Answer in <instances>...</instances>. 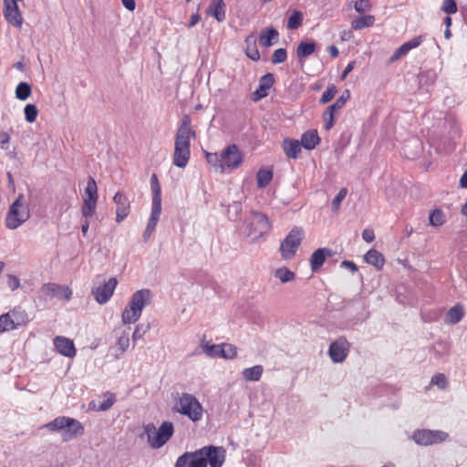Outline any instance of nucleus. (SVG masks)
Here are the masks:
<instances>
[{"label": "nucleus", "mask_w": 467, "mask_h": 467, "mask_svg": "<svg viewBox=\"0 0 467 467\" xmlns=\"http://www.w3.org/2000/svg\"><path fill=\"white\" fill-rule=\"evenodd\" d=\"M202 454L206 461V465L210 467H222L225 461V450L223 447L213 445L204 446L200 449Z\"/></svg>", "instance_id": "1a4fd4ad"}, {"label": "nucleus", "mask_w": 467, "mask_h": 467, "mask_svg": "<svg viewBox=\"0 0 467 467\" xmlns=\"http://www.w3.org/2000/svg\"><path fill=\"white\" fill-rule=\"evenodd\" d=\"M431 383L436 385L441 389H444L448 387V380L444 374L438 373L431 378Z\"/></svg>", "instance_id": "864d4df0"}, {"label": "nucleus", "mask_w": 467, "mask_h": 467, "mask_svg": "<svg viewBox=\"0 0 467 467\" xmlns=\"http://www.w3.org/2000/svg\"><path fill=\"white\" fill-rule=\"evenodd\" d=\"M362 238L367 243H371L375 239L374 232L370 229H365L362 233Z\"/></svg>", "instance_id": "338daca9"}, {"label": "nucleus", "mask_w": 467, "mask_h": 467, "mask_svg": "<svg viewBox=\"0 0 467 467\" xmlns=\"http://www.w3.org/2000/svg\"><path fill=\"white\" fill-rule=\"evenodd\" d=\"M354 8L358 13L362 14L370 10L371 4L369 0H357L354 4Z\"/></svg>", "instance_id": "052dcab7"}, {"label": "nucleus", "mask_w": 467, "mask_h": 467, "mask_svg": "<svg viewBox=\"0 0 467 467\" xmlns=\"http://www.w3.org/2000/svg\"><path fill=\"white\" fill-rule=\"evenodd\" d=\"M41 293L48 298H59L68 301L71 298L72 291L68 286L60 285L55 283H47L41 286Z\"/></svg>", "instance_id": "9b49d317"}, {"label": "nucleus", "mask_w": 467, "mask_h": 467, "mask_svg": "<svg viewBox=\"0 0 467 467\" xmlns=\"http://www.w3.org/2000/svg\"><path fill=\"white\" fill-rule=\"evenodd\" d=\"M221 358H234L237 355V348L232 344H222L220 349Z\"/></svg>", "instance_id": "a19ab883"}, {"label": "nucleus", "mask_w": 467, "mask_h": 467, "mask_svg": "<svg viewBox=\"0 0 467 467\" xmlns=\"http://www.w3.org/2000/svg\"><path fill=\"white\" fill-rule=\"evenodd\" d=\"M97 207V202H90L83 200V205L81 208L82 215L86 218H90L93 216Z\"/></svg>", "instance_id": "c03bdc74"}, {"label": "nucleus", "mask_w": 467, "mask_h": 467, "mask_svg": "<svg viewBox=\"0 0 467 467\" xmlns=\"http://www.w3.org/2000/svg\"><path fill=\"white\" fill-rule=\"evenodd\" d=\"M17 324L11 318L10 313L0 316V333L16 328Z\"/></svg>", "instance_id": "e433bc0d"}, {"label": "nucleus", "mask_w": 467, "mask_h": 467, "mask_svg": "<svg viewBox=\"0 0 467 467\" xmlns=\"http://www.w3.org/2000/svg\"><path fill=\"white\" fill-rule=\"evenodd\" d=\"M301 143L296 140L285 139L283 141V149L288 158L296 159L301 152Z\"/></svg>", "instance_id": "a878e982"}, {"label": "nucleus", "mask_w": 467, "mask_h": 467, "mask_svg": "<svg viewBox=\"0 0 467 467\" xmlns=\"http://www.w3.org/2000/svg\"><path fill=\"white\" fill-rule=\"evenodd\" d=\"M430 223L432 226H441L445 223V215L440 209H435L432 213H431L430 217Z\"/></svg>", "instance_id": "ea45409f"}, {"label": "nucleus", "mask_w": 467, "mask_h": 467, "mask_svg": "<svg viewBox=\"0 0 467 467\" xmlns=\"http://www.w3.org/2000/svg\"><path fill=\"white\" fill-rule=\"evenodd\" d=\"M275 83V76L272 73H267L260 78L259 87L253 93V99L258 101L268 95V90L272 88Z\"/></svg>", "instance_id": "dca6fc26"}, {"label": "nucleus", "mask_w": 467, "mask_h": 467, "mask_svg": "<svg viewBox=\"0 0 467 467\" xmlns=\"http://www.w3.org/2000/svg\"><path fill=\"white\" fill-rule=\"evenodd\" d=\"M278 36V31L274 27L263 28L259 34V45L263 47H269L274 44L273 40L276 39Z\"/></svg>", "instance_id": "5701e85b"}, {"label": "nucleus", "mask_w": 467, "mask_h": 467, "mask_svg": "<svg viewBox=\"0 0 467 467\" xmlns=\"http://www.w3.org/2000/svg\"><path fill=\"white\" fill-rule=\"evenodd\" d=\"M287 57V52L285 48H278L275 50L271 61L273 64H280L285 61Z\"/></svg>", "instance_id": "3c124183"}, {"label": "nucleus", "mask_w": 467, "mask_h": 467, "mask_svg": "<svg viewBox=\"0 0 467 467\" xmlns=\"http://www.w3.org/2000/svg\"><path fill=\"white\" fill-rule=\"evenodd\" d=\"M263 371V367L256 365L252 368H244L242 371V375L247 381H258L262 377Z\"/></svg>", "instance_id": "7c9ffc66"}, {"label": "nucleus", "mask_w": 467, "mask_h": 467, "mask_svg": "<svg viewBox=\"0 0 467 467\" xmlns=\"http://www.w3.org/2000/svg\"><path fill=\"white\" fill-rule=\"evenodd\" d=\"M161 213V205H151V213L150 219L148 221V224L146 226V229L143 233V241L148 242L152 234V233L155 231L156 225L159 222L160 215Z\"/></svg>", "instance_id": "a211bd4d"}, {"label": "nucleus", "mask_w": 467, "mask_h": 467, "mask_svg": "<svg viewBox=\"0 0 467 467\" xmlns=\"http://www.w3.org/2000/svg\"><path fill=\"white\" fill-rule=\"evenodd\" d=\"M192 452H184L176 461L174 467H189Z\"/></svg>", "instance_id": "13d9d810"}, {"label": "nucleus", "mask_w": 467, "mask_h": 467, "mask_svg": "<svg viewBox=\"0 0 467 467\" xmlns=\"http://www.w3.org/2000/svg\"><path fill=\"white\" fill-rule=\"evenodd\" d=\"M349 352V343L341 337L333 341L328 348V355L334 363L343 362Z\"/></svg>", "instance_id": "9d476101"}, {"label": "nucleus", "mask_w": 467, "mask_h": 467, "mask_svg": "<svg viewBox=\"0 0 467 467\" xmlns=\"http://www.w3.org/2000/svg\"><path fill=\"white\" fill-rule=\"evenodd\" d=\"M157 429L153 423H148L144 426V432L140 435L143 437L145 435L147 437L148 442L150 446L152 448V443H154V437L156 435Z\"/></svg>", "instance_id": "09e8293b"}, {"label": "nucleus", "mask_w": 467, "mask_h": 467, "mask_svg": "<svg viewBox=\"0 0 467 467\" xmlns=\"http://www.w3.org/2000/svg\"><path fill=\"white\" fill-rule=\"evenodd\" d=\"M116 209V222L121 223L130 213V202L129 198L121 192H117L113 197Z\"/></svg>", "instance_id": "ddd939ff"}, {"label": "nucleus", "mask_w": 467, "mask_h": 467, "mask_svg": "<svg viewBox=\"0 0 467 467\" xmlns=\"http://www.w3.org/2000/svg\"><path fill=\"white\" fill-rule=\"evenodd\" d=\"M150 185L152 190V204L161 205V185L155 173L151 175Z\"/></svg>", "instance_id": "473e14b6"}, {"label": "nucleus", "mask_w": 467, "mask_h": 467, "mask_svg": "<svg viewBox=\"0 0 467 467\" xmlns=\"http://www.w3.org/2000/svg\"><path fill=\"white\" fill-rule=\"evenodd\" d=\"M206 160H207L208 163L213 164L214 167L220 169V163H222L221 162V154L218 155L217 153H207Z\"/></svg>", "instance_id": "e2e57ef3"}, {"label": "nucleus", "mask_w": 467, "mask_h": 467, "mask_svg": "<svg viewBox=\"0 0 467 467\" xmlns=\"http://www.w3.org/2000/svg\"><path fill=\"white\" fill-rule=\"evenodd\" d=\"M317 47L315 41H301L296 48V57L299 61L303 63L306 57L315 53Z\"/></svg>", "instance_id": "4be33fe9"}, {"label": "nucleus", "mask_w": 467, "mask_h": 467, "mask_svg": "<svg viewBox=\"0 0 467 467\" xmlns=\"http://www.w3.org/2000/svg\"><path fill=\"white\" fill-rule=\"evenodd\" d=\"M68 420H69V417H65V416L57 417L52 421L47 423L45 425V428H47L52 431H62L63 432L64 430L66 429V427L67 426Z\"/></svg>", "instance_id": "f704fd0d"}, {"label": "nucleus", "mask_w": 467, "mask_h": 467, "mask_svg": "<svg viewBox=\"0 0 467 467\" xmlns=\"http://www.w3.org/2000/svg\"><path fill=\"white\" fill-rule=\"evenodd\" d=\"M174 410L182 415L187 416L193 422L202 419L203 410L199 400L190 393H182L175 406Z\"/></svg>", "instance_id": "7ed1b4c3"}, {"label": "nucleus", "mask_w": 467, "mask_h": 467, "mask_svg": "<svg viewBox=\"0 0 467 467\" xmlns=\"http://www.w3.org/2000/svg\"><path fill=\"white\" fill-rule=\"evenodd\" d=\"M242 161V154L238 147L235 144H231L221 153L220 170L223 172L225 168L236 169Z\"/></svg>", "instance_id": "6e6552de"}, {"label": "nucleus", "mask_w": 467, "mask_h": 467, "mask_svg": "<svg viewBox=\"0 0 467 467\" xmlns=\"http://www.w3.org/2000/svg\"><path fill=\"white\" fill-rule=\"evenodd\" d=\"M85 201L98 202V186L93 177H88L85 189Z\"/></svg>", "instance_id": "2f4dec72"}, {"label": "nucleus", "mask_w": 467, "mask_h": 467, "mask_svg": "<svg viewBox=\"0 0 467 467\" xmlns=\"http://www.w3.org/2000/svg\"><path fill=\"white\" fill-rule=\"evenodd\" d=\"M149 329H150V325L149 324H147V325H142V324L137 325L136 327H135V330L133 332V335H132L133 341H137V340L142 338V337L149 331Z\"/></svg>", "instance_id": "6e6d98bb"}, {"label": "nucleus", "mask_w": 467, "mask_h": 467, "mask_svg": "<svg viewBox=\"0 0 467 467\" xmlns=\"http://www.w3.org/2000/svg\"><path fill=\"white\" fill-rule=\"evenodd\" d=\"M7 285L12 290L15 291L20 286V280L16 275H7Z\"/></svg>", "instance_id": "0e129e2a"}, {"label": "nucleus", "mask_w": 467, "mask_h": 467, "mask_svg": "<svg viewBox=\"0 0 467 467\" xmlns=\"http://www.w3.org/2000/svg\"><path fill=\"white\" fill-rule=\"evenodd\" d=\"M304 237V232L299 227L293 228L281 243L280 251L282 257L289 260L294 257Z\"/></svg>", "instance_id": "39448f33"}, {"label": "nucleus", "mask_w": 467, "mask_h": 467, "mask_svg": "<svg viewBox=\"0 0 467 467\" xmlns=\"http://www.w3.org/2000/svg\"><path fill=\"white\" fill-rule=\"evenodd\" d=\"M196 137V132L191 128V119L189 116H184L181 126L175 136V147L190 150V142L192 138Z\"/></svg>", "instance_id": "423d86ee"}, {"label": "nucleus", "mask_w": 467, "mask_h": 467, "mask_svg": "<svg viewBox=\"0 0 467 467\" xmlns=\"http://www.w3.org/2000/svg\"><path fill=\"white\" fill-rule=\"evenodd\" d=\"M257 185L259 188L266 187L273 179V172L270 170L261 169L256 175Z\"/></svg>", "instance_id": "c9c22d12"}, {"label": "nucleus", "mask_w": 467, "mask_h": 467, "mask_svg": "<svg viewBox=\"0 0 467 467\" xmlns=\"http://www.w3.org/2000/svg\"><path fill=\"white\" fill-rule=\"evenodd\" d=\"M30 217V211L23 194H19L16 201L10 205L5 217V226L15 230Z\"/></svg>", "instance_id": "f03ea898"}, {"label": "nucleus", "mask_w": 467, "mask_h": 467, "mask_svg": "<svg viewBox=\"0 0 467 467\" xmlns=\"http://www.w3.org/2000/svg\"><path fill=\"white\" fill-rule=\"evenodd\" d=\"M422 42V36H418L401 45L392 55L391 61L398 60L405 56L410 49L415 48Z\"/></svg>", "instance_id": "412c9836"}, {"label": "nucleus", "mask_w": 467, "mask_h": 467, "mask_svg": "<svg viewBox=\"0 0 467 467\" xmlns=\"http://www.w3.org/2000/svg\"><path fill=\"white\" fill-rule=\"evenodd\" d=\"M332 255V251L328 248H318L311 255L310 265L313 272L317 271L324 264L327 256Z\"/></svg>", "instance_id": "aec40b11"}, {"label": "nucleus", "mask_w": 467, "mask_h": 467, "mask_svg": "<svg viewBox=\"0 0 467 467\" xmlns=\"http://www.w3.org/2000/svg\"><path fill=\"white\" fill-rule=\"evenodd\" d=\"M97 207V202H90L83 200V205L81 208L82 215L86 218H90L93 216Z\"/></svg>", "instance_id": "a18cd8bd"}, {"label": "nucleus", "mask_w": 467, "mask_h": 467, "mask_svg": "<svg viewBox=\"0 0 467 467\" xmlns=\"http://www.w3.org/2000/svg\"><path fill=\"white\" fill-rule=\"evenodd\" d=\"M84 433V426L78 420L69 418L67 426L62 432V441H69Z\"/></svg>", "instance_id": "f3484780"}, {"label": "nucleus", "mask_w": 467, "mask_h": 467, "mask_svg": "<svg viewBox=\"0 0 467 467\" xmlns=\"http://www.w3.org/2000/svg\"><path fill=\"white\" fill-rule=\"evenodd\" d=\"M347 193H348V191L346 188H342L338 192V193L333 199L332 203H331L333 211L337 212L339 209L341 202L345 199Z\"/></svg>", "instance_id": "5fc2aeb1"}, {"label": "nucleus", "mask_w": 467, "mask_h": 467, "mask_svg": "<svg viewBox=\"0 0 467 467\" xmlns=\"http://www.w3.org/2000/svg\"><path fill=\"white\" fill-rule=\"evenodd\" d=\"M441 10L448 15L455 14L457 12V4L455 0H443Z\"/></svg>", "instance_id": "bf43d9fd"}, {"label": "nucleus", "mask_w": 467, "mask_h": 467, "mask_svg": "<svg viewBox=\"0 0 467 467\" xmlns=\"http://www.w3.org/2000/svg\"><path fill=\"white\" fill-rule=\"evenodd\" d=\"M130 346V337L128 334L120 336L115 346L111 348L112 356L114 358L119 359L124 354V352L128 349Z\"/></svg>", "instance_id": "bb28decb"}, {"label": "nucleus", "mask_w": 467, "mask_h": 467, "mask_svg": "<svg viewBox=\"0 0 467 467\" xmlns=\"http://www.w3.org/2000/svg\"><path fill=\"white\" fill-rule=\"evenodd\" d=\"M320 138L316 130L306 131L301 137V146L306 150H313L319 143Z\"/></svg>", "instance_id": "b1692460"}, {"label": "nucleus", "mask_w": 467, "mask_h": 467, "mask_svg": "<svg viewBox=\"0 0 467 467\" xmlns=\"http://www.w3.org/2000/svg\"><path fill=\"white\" fill-rule=\"evenodd\" d=\"M247 228L248 236L253 241H256L270 231L271 223L265 214L259 212H252L248 218Z\"/></svg>", "instance_id": "20e7f679"}, {"label": "nucleus", "mask_w": 467, "mask_h": 467, "mask_svg": "<svg viewBox=\"0 0 467 467\" xmlns=\"http://www.w3.org/2000/svg\"><path fill=\"white\" fill-rule=\"evenodd\" d=\"M355 64H356L355 61H351L348 64V66L346 67V68L344 69V71L341 74V77H340L341 80H344L347 78V76L353 70Z\"/></svg>", "instance_id": "774afa93"}, {"label": "nucleus", "mask_w": 467, "mask_h": 467, "mask_svg": "<svg viewBox=\"0 0 467 467\" xmlns=\"http://www.w3.org/2000/svg\"><path fill=\"white\" fill-rule=\"evenodd\" d=\"M334 110H330L327 107L326 111L323 113V119L325 122V129L329 130L334 126Z\"/></svg>", "instance_id": "4d7b16f0"}, {"label": "nucleus", "mask_w": 467, "mask_h": 467, "mask_svg": "<svg viewBox=\"0 0 467 467\" xmlns=\"http://www.w3.org/2000/svg\"><path fill=\"white\" fill-rule=\"evenodd\" d=\"M282 283H287L295 278V274L286 267H282L275 270V274Z\"/></svg>", "instance_id": "79ce46f5"}, {"label": "nucleus", "mask_w": 467, "mask_h": 467, "mask_svg": "<svg viewBox=\"0 0 467 467\" xmlns=\"http://www.w3.org/2000/svg\"><path fill=\"white\" fill-rule=\"evenodd\" d=\"M350 99V92L348 89H346L341 96L328 108H330V110H338L342 109L346 102Z\"/></svg>", "instance_id": "37998d69"}, {"label": "nucleus", "mask_w": 467, "mask_h": 467, "mask_svg": "<svg viewBox=\"0 0 467 467\" xmlns=\"http://www.w3.org/2000/svg\"><path fill=\"white\" fill-rule=\"evenodd\" d=\"M24 113L26 120L29 123H33L37 118L38 110L35 105L27 104L24 109Z\"/></svg>", "instance_id": "49530a36"}, {"label": "nucleus", "mask_w": 467, "mask_h": 467, "mask_svg": "<svg viewBox=\"0 0 467 467\" xmlns=\"http://www.w3.org/2000/svg\"><path fill=\"white\" fill-rule=\"evenodd\" d=\"M414 441L422 446H429L446 441L448 433L441 431L418 430L414 431Z\"/></svg>", "instance_id": "0eeeda50"}, {"label": "nucleus", "mask_w": 467, "mask_h": 467, "mask_svg": "<svg viewBox=\"0 0 467 467\" xmlns=\"http://www.w3.org/2000/svg\"><path fill=\"white\" fill-rule=\"evenodd\" d=\"M375 22V17L370 15L363 16L361 17L356 18L351 22V27L354 30H361L365 27H368L373 26Z\"/></svg>", "instance_id": "72a5a7b5"}, {"label": "nucleus", "mask_w": 467, "mask_h": 467, "mask_svg": "<svg viewBox=\"0 0 467 467\" xmlns=\"http://www.w3.org/2000/svg\"><path fill=\"white\" fill-rule=\"evenodd\" d=\"M192 454L193 456L192 457L189 467H207L206 461H204L202 451H200V449L192 451Z\"/></svg>", "instance_id": "de8ad7c7"}, {"label": "nucleus", "mask_w": 467, "mask_h": 467, "mask_svg": "<svg viewBox=\"0 0 467 467\" xmlns=\"http://www.w3.org/2000/svg\"><path fill=\"white\" fill-rule=\"evenodd\" d=\"M244 43L246 56L254 61H258L260 59V53L256 47V37L254 34L249 35L245 38Z\"/></svg>", "instance_id": "393cba45"}, {"label": "nucleus", "mask_w": 467, "mask_h": 467, "mask_svg": "<svg viewBox=\"0 0 467 467\" xmlns=\"http://www.w3.org/2000/svg\"><path fill=\"white\" fill-rule=\"evenodd\" d=\"M31 86L26 82H20L16 88V97L19 100H26L31 95Z\"/></svg>", "instance_id": "4c0bfd02"}, {"label": "nucleus", "mask_w": 467, "mask_h": 467, "mask_svg": "<svg viewBox=\"0 0 467 467\" xmlns=\"http://www.w3.org/2000/svg\"><path fill=\"white\" fill-rule=\"evenodd\" d=\"M105 396L107 397V399L102 402H99V411H106L109 410L116 401L115 395L113 393L107 392Z\"/></svg>", "instance_id": "8fccbe9b"}, {"label": "nucleus", "mask_w": 467, "mask_h": 467, "mask_svg": "<svg viewBox=\"0 0 467 467\" xmlns=\"http://www.w3.org/2000/svg\"><path fill=\"white\" fill-rule=\"evenodd\" d=\"M174 432L173 424L171 421H164L157 430L154 437L153 449H160L172 437Z\"/></svg>", "instance_id": "4468645a"}, {"label": "nucleus", "mask_w": 467, "mask_h": 467, "mask_svg": "<svg viewBox=\"0 0 467 467\" xmlns=\"http://www.w3.org/2000/svg\"><path fill=\"white\" fill-rule=\"evenodd\" d=\"M117 284V279L112 277L102 285L93 288L92 295L96 301L101 305L107 303L112 296Z\"/></svg>", "instance_id": "f8f14e48"}, {"label": "nucleus", "mask_w": 467, "mask_h": 467, "mask_svg": "<svg viewBox=\"0 0 467 467\" xmlns=\"http://www.w3.org/2000/svg\"><path fill=\"white\" fill-rule=\"evenodd\" d=\"M337 89L335 85H330L327 87V90L323 93L320 103L327 104L337 94Z\"/></svg>", "instance_id": "603ef678"}, {"label": "nucleus", "mask_w": 467, "mask_h": 467, "mask_svg": "<svg viewBox=\"0 0 467 467\" xmlns=\"http://www.w3.org/2000/svg\"><path fill=\"white\" fill-rule=\"evenodd\" d=\"M463 315V306L460 304L455 305L447 312L445 321L449 324L455 325L462 320Z\"/></svg>", "instance_id": "c85d7f7f"}, {"label": "nucleus", "mask_w": 467, "mask_h": 467, "mask_svg": "<svg viewBox=\"0 0 467 467\" xmlns=\"http://www.w3.org/2000/svg\"><path fill=\"white\" fill-rule=\"evenodd\" d=\"M365 261L375 266L378 269H381L384 265V257L383 255L375 249H370L367 252L364 256Z\"/></svg>", "instance_id": "c756f323"}, {"label": "nucleus", "mask_w": 467, "mask_h": 467, "mask_svg": "<svg viewBox=\"0 0 467 467\" xmlns=\"http://www.w3.org/2000/svg\"><path fill=\"white\" fill-rule=\"evenodd\" d=\"M53 341L54 346L59 354L67 358L75 357L76 348L71 339L62 336H57Z\"/></svg>", "instance_id": "2eb2a0df"}, {"label": "nucleus", "mask_w": 467, "mask_h": 467, "mask_svg": "<svg viewBox=\"0 0 467 467\" xmlns=\"http://www.w3.org/2000/svg\"><path fill=\"white\" fill-rule=\"evenodd\" d=\"M191 151L174 146L173 164L184 168L190 159Z\"/></svg>", "instance_id": "cd10ccee"}, {"label": "nucleus", "mask_w": 467, "mask_h": 467, "mask_svg": "<svg viewBox=\"0 0 467 467\" xmlns=\"http://www.w3.org/2000/svg\"><path fill=\"white\" fill-rule=\"evenodd\" d=\"M302 21V13L299 11H294V13L288 18L287 28L291 30H296L301 26Z\"/></svg>", "instance_id": "58836bf2"}, {"label": "nucleus", "mask_w": 467, "mask_h": 467, "mask_svg": "<svg viewBox=\"0 0 467 467\" xmlns=\"http://www.w3.org/2000/svg\"><path fill=\"white\" fill-rule=\"evenodd\" d=\"M204 352L207 356L212 358L221 357L220 349L221 345H206L203 348Z\"/></svg>", "instance_id": "680f3d73"}, {"label": "nucleus", "mask_w": 467, "mask_h": 467, "mask_svg": "<svg viewBox=\"0 0 467 467\" xmlns=\"http://www.w3.org/2000/svg\"><path fill=\"white\" fill-rule=\"evenodd\" d=\"M10 142V136L5 131L0 132V147L6 150Z\"/></svg>", "instance_id": "69168bd1"}, {"label": "nucleus", "mask_w": 467, "mask_h": 467, "mask_svg": "<svg viewBox=\"0 0 467 467\" xmlns=\"http://www.w3.org/2000/svg\"><path fill=\"white\" fill-rule=\"evenodd\" d=\"M152 299L150 289H140L135 292L122 312L121 319L124 324L135 323L141 316L143 308L149 306Z\"/></svg>", "instance_id": "f257e3e1"}, {"label": "nucleus", "mask_w": 467, "mask_h": 467, "mask_svg": "<svg viewBox=\"0 0 467 467\" xmlns=\"http://www.w3.org/2000/svg\"><path fill=\"white\" fill-rule=\"evenodd\" d=\"M225 9L226 5L223 0H212L206 13L214 17L218 22H223L226 16Z\"/></svg>", "instance_id": "6ab92c4d"}]
</instances>
